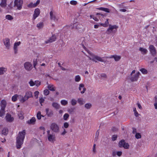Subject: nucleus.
<instances>
[{
    "instance_id": "obj_22",
    "label": "nucleus",
    "mask_w": 157,
    "mask_h": 157,
    "mask_svg": "<svg viewBox=\"0 0 157 157\" xmlns=\"http://www.w3.org/2000/svg\"><path fill=\"white\" fill-rule=\"evenodd\" d=\"M6 105V102L5 100H2L1 101L0 105L1 108L5 109Z\"/></svg>"
},
{
    "instance_id": "obj_52",
    "label": "nucleus",
    "mask_w": 157,
    "mask_h": 157,
    "mask_svg": "<svg viewBox=\"0 0 157 157\" xmlns=\"http://www.w3.org/2000/svg\"><path fill=\"white\" fill-rule=\"evenodd\" d=\"M39 92L38 91H36L34 92V96L36 99H37L38 98V95L39 94Z\"/></svg>"
},
{
    "instance_id": "obj_39",
    "label": "nucleus",
    "mask_w": 157,
    "mask_h": 157,
    "mask_svg": "<svg viewBox=\"0 0 157 157\" xmlns=\"http://www.w3.org/2000/svg\"><path fill=\"white\" fill-rule=\"evenodd\" d=\"M68 101L65 100H62L61 101L60 103L63 106H65L68 104Z\"/></svg>"
},
{
    "instance_id": "obj_58",
    "label": "nucleus",
    "mask_w": 157,
    "mask_h": 157,
    "mask_svg": "<svg viewBox=\"0 0 157 157\" xmlns=\"http://www.w3.org/2000/svg\"><path fill=\"white\" fill-rule=\"evenodd\" d=\"M101 77L103 78H106L107 77L106 75L105 74H102L101 75Z\"/></svg>"
},
{
    "instance_id": "obj_62",
    "label": "nucleus",
    "mask_w": 157,
    "mask_h": 157,
    "mask_svg": "<svg viewBox=\"0 0 157 157\" xmlns=\"http://www.w3.org/2000/svg\"><path fill=\"white\" fill-rule=\"evenodd\" d=\"M154 106L155 109L157 111V102H155L154 104Z\"/></svg>"
},
{
    "instance_id": "obj_48",
    "label": "nucleus",
    "mask_w": 157,
    "mask_h": 157,
    "mask_svg": "<svg viewBox=\"0 0 157 157\" xmlns=\"http://www.w3.org/2000/svg\"><path fill=\"white\" fill-rule=\"evenodd\" d=\"M44 98H43V97H41V98H40L39 102L41 105H42V103L44 102Z\"/></svg>"
},
{
    "instance_id": "obj_57",
    "label": "nucleus",
    "mask_w": 157,
    "mask_h": 157,
    "mask_svg": "<svg viewBox=\"0 0 157 157\" xmlns=\"http://www.w3.org/2000/svg\"><path fill=\"white\" fill-rule=\"evenodd\" d=\"M137 106L138 108L140 110H142V107L140 104L139 103H137Z\"/></svg>"
},
{
    "instance_id": "obj_32",
    "label": "nucleus",
    "mask_w": 157,
    "mask_h": 157,
    "mask_svg": "<svg viewBox=\"0 0 157 157\" xmlns=\"http://www.w3.org/2000/svg\"><path fill=\"white\" fill-rule=\"evenodd\" d=\"M7 71V69L3 67H0V75L4 74Z\"/></svg>"
},
{
    "instance_id": "obj_4",
    "label": "nucleus",
    "mask_w": 157,
    "mask_h": 157,
    "mask_svg": "<svg viewBox=\"0 0 157 157\" xmlns=\"http://www.w3.org/2000/svg\"><path fill=\"white\" fill-rule=\"evenodd\" d=\"M48 140L50 142L54 143L56 141V136L55 133L48 130L47 131Z\"/></svg>"
},
{
    "instance_id": "obj_40",
    "label": "nucleus",
    "mask_w": 157,
    "mask_h": 157,
    "mask_svg": "<svg viewBox=\"0 0 157 157\" xmlns=\"http://www.w3.org/2000/svg\"><path fill=\"white\" fill-rule=\"evenodd\" d=\"M17 98L19 99V95L15 94L12 97V100L13 101H15L17 100Z\"/></svg>"
},
{
    "instance_id": "obj_35",
    "label": "nucleus",
    "mask_w": 157,
    "mask_h": 157,
    "mask_svg": "<svg viewBox=\"0 0 157 157\" xmlns=\"http://www.w3.org/2000/svg\"><path fill=\"white\" fill-rule=\"evenodd\" d=\"M122 154V152L121 151H114L113 152V156H115L116 155H117L119 156H120Z\"/></svg>"
},
{
    "instance_id": "obj_16",
    "label": "nucleus",
    "mask_w": 157,
    "mask_h": 157,
    "mask_svg": "<svg viewBox=\"0 0 157 157\" xmlns=\"http://www.w3.org/2000/svg\"><path fill=\"white\" fill-rule=\"evenodd\" d=\"M5 118L7 121L10 122H12L14 119L13 117L9 113L6 114Z\"/></svg>"
},
{
    "instance_id": "obj_24",
    "label": "nucleus",
    "mask_w": 157,
    "mask_h": 157,
    "mask_svg": "<svg viewBox=\"0 0 157 157\" xmlns=\"http://www.w3.org/2000/svg\"><path fill=\"white\" fill-rule=\"evenodd\" d=\"M36 121V119L34 117H32L29 120L27 121V123L29 124H35Z\"/></svg>"
},
{
    "instance_id": "obj_44",
    "label": "nucleus",
    "mask_w": 157,
    "mask_h": 157,
    "mask_svg": "<svg viewBox=\"0 0 157 157\" xmlns=\"http://www.w3.org/2000/svg\"><path fill=\"white\" fill-rule=\"evenodd\" d=\"M140 71L143 74H147V70L146 69L144 68L141 69L140 70Z\"/></svg>"
},
{
    "instance_id": "obj_6",
    "label": "nucleus",
    "mask_w": 157,
    "mask_h": 157,
    "mask_svg": "<svg viewBox=\"0 0 157 157\" xmlns=\"http://www.w3.org/2000/svg\"><path fill=\"white\" fill-rule=\"evenodd\" d=\"M50 19L51 21H53L56 22L58 21L59 19V16L57 15L55 12L51 11L50 12Z\"/></svg>"
},
{
    "instance_id": "obj_41",
    "label": "nucleus",
    "mask_w": 157,
    "mask_h": 157,
    "mask_svg": "<svg viewBox=\"0 0 157 157\" xmlns=\"http://www.w3.org/2000/svg\"><path fill=\"white\" fill-rule=\"evenodd\" d=\"M133 109L135 116L136 117H139L140 115L137 112L136 108L135 107H133Z\"/></svg>"
},
{
    "instance_id": "obj_63",
    "label": "nucleus",
    "mask_w": 157,
    "mask_h": 157,
    "mask_svg": "<svg viewBox=\"0 0 157 157\" xmlns=\"http://www.w3.org/2000/svg\"><path fill=\"white\" fill-rule=\"evenodd\" d=\"M95 146H96V145L95 144H94L93 145V151L94 152H95V151H96V149H95Z\"/></svg>"
},
{
    "instance_id": "obj_25",
    "label": "nucleus",
    "mask_w": 157,
    "mask_h": 157,
    "mask_svg": "<svg viewBox=\"0 0 157 157\" xmlns=\"http://www.w3.org/2000/svg\"><path fill=\"white\" fill-rule=\"evenodd\" d=\"M121 56L117 55H112L109 57L110 58H113L115 61H119L121 59Z\"/></svg>"
},
{
    "instance_id": "obj_13",
    "label": "nucleus",
    "mask_w": 157,
    "mask_h": 157,
    "mask_svg": "<svg viewBox=\"0 0 157 157\" xmlns=\"http://www.w3.org/2000/svg\"><path fill=\"white\" fill-rule=\"evenodd\" d=\"M40 0H37L35 3H33L31 2L27 5V7L29 8H35L40 4Z\"/></svg>"
},
{
    "instance_id": "obj_23",
    "label": "nucleus",
    "mask_w": 157,
    "mask_h": 157,
    "mask_svg": "<svg viewBox=\"0 0 157 157\" xmlns=\"http://www.w3.org/2000/svg\"><path fill=\"white\" fill-rule=\"evenodd\" d=\"M19 99L20 102L22 103L27 100L25 96L23 97L21 95H19Z\"/></svg>"
},
{
    "instance_id": "obj_14",
    "label": "nucleus",
    "mask_w": 157,
    "mask_h": 157,
    "mask_svg": "<svg viewBox=\"0 0 157 157\" xmlns=\"http://www.w3.org/2000/svg\"><path fill=\"white\" fill-rule=\"evenodd\" d=\"M4 44L6 48L9 49L10 48V40L9 38H6L3 40Z\"/></svg>"
},
{
    "instance_id": "obj_2",
    "label": "nucleus",
    "mask_w": 157,
    "mask_h": 157,
    "mask_svg": "<svg viewBox=\"0 0 157 157\" xmlns=\"http://www.w3.org/2000/svg\"><path fill=\"white\" fill-rule=\"evenodd\" d=\"M83 48L90 55V56H88V57L90 59L92 60L93 61H94L96 62H97V61L101 62H104V60L102 58L100 57L94 55L90 51L88 50L84 46H83Z\"/></svg>"
},
{
    "instance_id": "obj_53",
    "label": "nucleus",
    "mask_w": 157,
    "mask_h": 157,
    "mask_svg": "<svg viewBox=\"0 0 157 157\" xmlns=\"http://www.w3.org/2000/svg\"><path fill=\"white\" fill-rule=\"evenodd\" d=\"M67 133V131L64 128L63 131L61 133V135L62 136L64 135Z\"/></svg>"
},
{
    "instance_id": "obj_3",
    "label": "nucleus",
    "mask_w": 157,
    "mask_h": 157,
    "mask_svg": "<svg viewBox=\"0 0 157 157\" xmlns=\"http://www.w3.org/2000/svg\"><path fill=\"white\" fill-rule=\"evenodd\" d=\"M140 73L139 72L136 71L135 70L132 71L129 77V79L132 82L136 81L140 76Z\"/></svg>"
},
{
    "instance_id": "obj_11",
    "label": "nucleus",
    "mask_w": 157,
    "mask_h": 157,
    "mask_svg": "<svg viewBox=\"0 0 157 157\" xmlns=\"http://www.w3.org/2000/svg\"><path fill=\"white\" fill-rule=\"evenodd\" d=\"M40 11L38 8H36L34 10V13L32 19L35 20L40 15Z\"/></svg>"
},
{
    "instance_id": "obj_30",
    "label": "nucleus",
    "mask_w": 157,
    "mask_h": 157,
    "mask_svg": "<svg viewBox=\"0 0 157 157\" xmlns=\"http://www.w3.org/2000/svg\"><path fill=\"white\" fill-rule=\"evenodd\" d=\"M77 100L75 98H72L71 100L70 103L72 106H75L77 104Z\"/></svg>"
},
{
    "instance_id": "obj_64",
    "label": "nucleus",
    "mask_w": 157,
    "mask_h": 157,
    "mask_svg": "<svg viewBox=\"0 0 157 157\" xmlns=\"http://www.w3.org/2000/svg\"><path fill=\"white\" fill-rule=\"evenodd\" d=\"M120 11L121 12H124L126 11V10L125 9H121L120 10Z\"/></svg>"
},
{
    "instance_id": "obj_37",
    "label": "nucleus",
    "mask_w": 157,
    "mask_h": 157,
    "mask_svg": "<svg viewBox=\"0 0 157 157\" xmlns=\"http://www.w3.org/2000/svg\"><path fill=\"white\" fill-rule=\"evenodd\" d=\"M8 130L7 128H4L2 131V134L4 135H6L8 133Z\"/></svg>"
},
{
    "instance_id": "obj_18",
    "label": "nucleus",
    "mask_w": 157,
    "mask_h": 157,
    "mask_svg": "<svg viewBox=\"0 0 157 157\" xmlns=\"http://www.w3.org/2000/svg\"><path fill=\"white\" fill-rule=\"evenodd\" d=\"M56 39V37L55 35H53L49 39L46 41V44H48L49 43H51L55 41Z\"/></svg>"
},
{
    "instance_id": "obj_42",
    "label": "nucleus",
    "mask_w": 157,
    "mask_h": 157,
    "mask_svg": "<svg viewBox=\"0 0 157 157\" xmlns=\"http://www.w3.org/2000/svg\"><path fill=\"white\" fill-rule=\"evenodd\" d=\"M36 117H37V118L38 120H40L41 119V117H44V116H43V115L41 114V112L40 111H38L36 114Z\"/></svg>"
},
{
    "instance_id": "obj_55",
    "label": "nucleus",
    "mask_w": 157,
    "mask_h": 157,
    "mask_svg": "<svg viewBox=\"0 0 157 157\" xmlns=\"http://www.w3.org/2000/svg\"><path fill=\"white\" fill-rule=\"evenodd\" d=\"M117 138V135H114L112 137V140L113 141H114L116 140Z\"/></svg>"
},
{
    "instance_id": "obj_45",
    "label": "nucleus",
    "mask_w": 157,
    "mask_h": 157,
    "mask_svg": "<svg viewBox=\"0 0 157 157\" xmlns=\"http://www.w3.org/2000/svg\"><path fill=\"white\" fill-rule=\"evenodd\" d=\"M29 83L31 86H33L35 85V82L33 81L32 80H31Z\"/></svg>"
},
{
    "instance_id": "obj_28",
    "label": "nucleus",
    "mask_w": 157,
    "mask_h": 157,
    "mask_svg": "<svg viewBox=\"0 0 157 157\" xmlns=\"http://www.w3.org/2000/svg\"><path fill=\"white\" fill-rule=\"evenodd\" d=\"M52 105L56 109H59L60 107V105L56 102H53L52 104Z\"/></svg>"
},
{
    "instance_id": "obj_20",
    "label": "nucleus",
    "mask_w": 157,
    "mask_h": 157,
    "mask_svg": "<svg viewBox=\"0 0 157 157\" xmlns=\"http://www.w3.org/2000/svg\"><path fill=\"white\" fill-rule=\"evenodd\" d=\"M25 96L28 100L29 98L33 97L32 92L30 91H27L26 92Z\"/></svg>"
},
{
    "instance_id": "obj_7",
    "label": "nucleus",
    "mask_w": 157,
    "mask_h": 157,
    "mask_svg": "<svg viewBox=\"0 0 157 157\" xmlns=\"http://www.w3.org/2000/svg\"><path fill=\"white\" fill-rule=\"evenodd\" d=\"M50 129L53 132L58 133L59 132V125L56 123H52L50 126Z\"/></svg>"
},
{
    "instance_id": "obj_33",
    "label": "nucleus",
    "mask_w": 157,
    "mask_h": 157,
    "mask_svg": "<svg viewBox=\"0 0 157 157\" xmlns=\"http://www.w3.org/2000/svg\"><path fill=\"white\" fill-rule=\"evenodd\" d=\"M5 109L1 108L0 109V117L3 116L5 114Z\"/></svg>"
},
{
    "instance_id": "obj_29",
    "label": "nucleus",
    "mask_w": 157,
    "mask_h": 157,
    "mask_svg": "<svg viewBox=\"0 0 157 157\" xmlns=\"http://www.w3.org/2000/svg\"><path fill=\"white\" fill-rule=\"evenodd\" d=\"M99 23V24L100 25V26H102L104 27H108V26L109 25V24L108 19H107L104 23Z\"/></svg>"
},
{
    "instance_id": "obj_8",
    "label": "nucleus",
    "mask_w": 157,
    "mask_h": 157,
    "mask_svg": "<svg viewBox=\"0 0 157 157\" xmlns=\"http://www.w3.org/2000/svg\"><path fill=\"white\" fill-rule=\"evenodd\" d=\"M23 4V0H14V6L17 8L18 10H21Z\"/></svg>"
},
{
    "instance_id": "obj_26",
    "label": "nucleus",
    "mask_w": 157,
    "mask_h": 157,
    "mask_svg": "<svg viewBox=\"0 0 157 157\" xmlns=\"http://www.w3.org/2000/svg\"><path fill=\"white\" fill-rule=\"evenodd\" d=\"M7 0H1L0 6L2 8H5L7 6Z\"/></svg>"
},
{
    "instance_id": "obj_36",
    "label": "nucleus",
    "mask_w": 157,
    "mask_h": 157,
    "mask_svg": "<svg viewBox=\"0 0 157 157\" xmlns=\"http://www.w3.org/2000/svg\"><path fill=\"white\" fill-rule=\"evenodd\" d=\"M92 107V104L90 103H86L84 105L85 108L86 109H90Z\"/></svg>"
},
{
    "instance_id": "obj_38",
    "label": "nucleus",
    "mask_w": 157,
    "mask_h": 157,
    "mask_svg": "<svg viewBox=\"0 0 157 157\" xmlns=\"http://www.w3.org/2000/svg\"><path fill=\"white\" fill-rule=\"evenodd\" d=\"M81 80V78L80 75H77L75 76V80L76 82H79Z\"/></svg>"
},
{
    "instance_id": "obj_31",
    "label": "nucleus",
    "mask_w": 157,
    "mask_h": 157,
    "mask_svg": "<svg viewBox=\"0 0 157 157\" xmlns=\"http://www.w3.org/2000/svg\"><path fill=\"white\" fill-rule=\"evenodd\" d=\"M44 26V23L42 22H40L36 25V27L39 29H40L43 28Z\"/></svg>"
},
{
    "instance_id": "obj_17",
    "label": "nucleus",
    "mask_w": 157,
    "mask_h": 157,
    "mask_svg": "<svg viewBox=\"0 0 157 157\" xmlns=\"http://www.w3.org/2000/svg\"><path fill=\"white\" fill-rule=\"evenodd\" d=\"M25 68L27 71H29L32 69V65L29 62H26L24 64Z\"/></svg>"
},
{
    "instance_id": "obj_54",
    "label": "nucleus",
    "mask_w": 157,
    "mask_h": 157,
    "mask_svg": "<svg viewBox=\"0 0 157 157\" xmlns=\"http://www.w3.org/2000/svg\"><path fill=\"white\" fill-rule=\"evenodd\" d=\"M77 3V1H71L70 2V3L72 5H75Z\"/></svg>"
},
{
    "instance_id": "obj_10",
    "label": "nucleus",
    "mask_w": 157,
    "mask_h": 157,
    "mask_svg": "<svg viewBox=\"0 0 157 157\" xmlns=\"http://www.w3.org/2000/svg\"><path fill=\"white\" fill-rule=\"evenodd\" d=\"M119 145L120 147H123L125 149H128L129 145L128 143L125 142L124 140H122L119 143Z\"/></svg>"
},
{
    "instance_id": "obj_21",
    "label": "nucleus",
    "mask_w": 157,
    "mask_h": 157,
    "mask_svg": "<svg viewBox=\"0 0 157 157\" xmlns=\"http://www.w3.org/2000/svg\"><path fill=\"white\" fill-rule=\"evenodd\" d=\"M139 50L141 53L143 55H145L147 54L148 52L147 50L144 48L140 47L139 48Z\"/></svg>"
},
{
    "instance_id": "obj_1",
    "label": "nucleus",
    "mask_w": 157,
    "mask_h": 157,
    "mask_svg": "<svg viewBox=\"0 0 157 157\" xmlns=\"http://www.w3.org/2000/svg\"><path fill=\"white\" fill-rule=\"evenodd\" d=\"M25 135V131L24 130L20 132L18 134L16 138V146L17 149H20L21 147L23 144L24 140Z\"/></svg>"
},
{
    "instance_id": "obj_56",
    "label": "nucleus",
    "mask_w": 157,
    "mask_h": 157,
    "mask_svg": "<svg viewBox=\"0 0 157 157\" xmlns=\"http://www.w3.org/2000/svg\"><path fill=\"white\" fill-rule=\"evenodd\" d=\"M34 67L35 68V66L37 64V61L36 59L34 60L33 61Z\"/></svg>"
},
{
    "instance_id": "obj_9",
    "label": "nucleus",
    "mask_w": 157,
    "mask_h": 157,
    "mask_svg": "<svg viewBox=\"0 0 157 157\" xmlns=\"http://www.w3.org/2000/svg\"><path fill=\"white\" fill-rule=\"evenodd\" d=\"M150 54L153 56H155L156 55L157 51L156 48L152 45H149L148 48Z\"/></svg>"
},
{
    "instance_id": "obj_46",
    "label": "nucleus",
    "mask_w": 157,
    "mask_h": 157,
    "mask_svg": "<svg viewBox=\"0 0 157 157\" xmlns=\"http://www.w3.org/2000/svg\"><path fill=\"white\" fill-rule=\"evenodd\" d=\"M135 136V137L137 139L141 138V135L140 133H136Z\"/></svg>"
},
{
    "instance_id": "obj_61",
    "label": "nucleus",
    "mask_w": 157,
    "mask_h": 157,
    "mask_svg": "<svg viewBox=\"0 0 157 157\" xmlns=\"http://www.w3.org/2000/svg\"><path fill=\"white\" fill-rule=\"evenodd\" d=\"M99 26H100V25L99 23H98V25H94V28L95 29H98Z\"/></svg>"
},
{
    "instance_id": "obj_34",
    "label": "nucleus",
    "mask_w": 157,
    "mask_h": 157,
    "mask_svg": "<svg viewBox=\"0 0 157 157\" xmlns=\"http://www.w3.org/2000/svg\"><path fill=\"white\" fill-rule=\"evenodd\" d=\"M48 88L49 90L52 91H54L56 89L52 85H48Z\"/></svg>"
},
{
    "instance_id": "obj_27",
    "label": "nucleus",
    "mask_w": 157,
    "mask_h": 157,
    "mask_svg": "<svg viewBox=\"0 0 157 157\" xmlns=\"http://www.w3.org/2000/svg\"><path fill=\"white\" fill-rule=\"evenodd\" d=\"M77 101L80 105H84L85 102V100L83 98H78Z\"/></svg>"
},
{
    "instance_id": "obj_59",
    "label": "nucleus",
    "mask_w": 157,
    "mask_h": 157,
    "mask_svg": "<svg viewBox=\"0 0 157 157\" xmlns=\"http://www.w3.org/2000/svg\"><path fill=\"white\" fill-rule=\"evenodd\" d=\"M74 26H75V28L77 29H78L79 28V26H80V25L79 24H75L74 25Z\"/></svg>"
},
{
    "instance_id": "obj_15",
    "label": "nucleus",
    "mask_w": 157,
    "mask_h": 157,
    "mask_svg": "<svg viewBox=\"0 0 157 157\" xmlns=\"http://www.w3.org/2000/svg\"><path fill=\"white\" fill-rule=\"evenodd\" d=\"M21 44L20 41L15 42L13 46V50L14 53L17 54L18 52V47Z\"/></svg>"
},
{
    "instance_id": "obj_47",
    "label": "nucleus",
    "mask_w": 157,
    "mask_h": 157,
    "mask_svg": "<svg viewBox=\"0 0 157 157\" xmlns=\"http://www.w3.org/2000/svg\"><path fill=\"white\" fill-rule=\"evenodd\" d=\"M69 126V124L67 122H65L63 124V125L62 127V128H67Z\"/></svg>"
},
{
    "instance_id": "obj_43",
    "label": "nucleus",
    "mask_w": 157,
    "mask_h": 157,
    "mask_svg": "<svg viewBox=\"0 0 157 157\" xmlns=\"http://www.w3.org/2000/svg\"><path fill=\"white\" fill-rule=\"evenodd\" d=\"M5 18L6 19L9 20H12L13 19V17L10 15H7L5 17Z\"/></svg>"
},
{
    "instance_id": "obj_51",
    "label": "nucleus",
    "mask_w": 157,
    "mask_h": 157,
    "mask_svg": "<svg viewBox=\"0 0 157 157\" xmlns=\"http://www.w3.org/2000/svg\"><path fill=\"white\" fill-rule=\"evenodd\" d=\"M49 91L47 89L45 90L44 91V94L45 96L48 95L49 94Z\"/></svg>"
},
{
    "instance_id": "obj_49",
    "label": "nucleus",
    "mask_w": 157,
    "mask_h": 157,
    "mask_svg": "<svg viewBox=\"0 0 157 157\" xmlns=\"http://www.w3.org/2000/svg\"><path fill=\"white\" fill-rule=\"evenodd\" d=\"M40 82L39 81H35V85L36 86L38 87L40 85Z\"/></svg>"
},
{
    "instance_id": "obj_60",
    "label": "nucleus",
    "mask_w": 157,
    "mask_h": 157,
    "mask_svg": "<svg viewBox=\"0 0 157 157\" xmlns=\"http://www.w3.org/2000/svg\"><path fill=\"white\" fill-rule=\"evenodd\" d=\"M104 11L106 12L107 13H109V9L106 8H104Z\"/></svg>"
},
{
    "instance_id": "obj_19",
    "label": "nucleus",
    "mask_w": 157,
    "mask_h": 157,
    "mask_svg": "<svg viewBox=\"0 0 157 157\" xmlns=\"http://www.w3.org/2000/svg\"><path fill=\"white\" fill-rule=\"evenodd\" d=\"M24 113L22 111H19L17 113L18 118L20 120H23L24 118Z\"/></svg>"
},
{
    "instance_id": "obj_12",
    "label": "nucleus",
    "mask_w": 157,
    "mask_h": 157,
    "mask_svg": "<svg viewBox=\"0 0 157 157\" xmlns=\"http://www.w3.org/2000/svg\"><path fill=\"white\" fill-rule=\"evenodd\" d=\"M78 89L81 94L84 93L86 90V89L85 86V85L82 83H80L79 84Z\"/></svg>"
},
{
    "instance_id": "obj_50",
    "label": "nucleus",
    "mask_w": 157,
    "mask_h": 157,
    "mask_svg": "<svg viewBox=\"0 0 157 157\" xmlns=\"http://www.w3.org/2000/svg\"><path fill=\"white\" fill-rule=\"evenodd\" d=\"M69 117V115L68 114L66 113L64 114L63 116V119L65 120H67Z\"/></svg>"
},
{
    "instance_id": "obj_5",
    "label": "nucleus",
    "mask_w": 157,
    "mask_h": 157,
    "mask_svg": "<svg viewBox=\"0 0 157 157\" xmlns=\"http://www.w3.org/2000/svg\"><path fill=\"white\" fill-rule=\"evenodd\" d=\"M118 26L116 25H109L108 28L106 31V33L108 34H110L116 32Z\"/></svg>"
}]
</instances>
